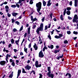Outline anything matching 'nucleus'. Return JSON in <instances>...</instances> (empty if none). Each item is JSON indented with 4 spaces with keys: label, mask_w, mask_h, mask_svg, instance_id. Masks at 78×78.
Listing matches in <instances>:
<instances>
[{
    "label": "nucleus",
    "mask_w": 78,
    "mask_h": 78,
    "mask_svg": "<svg viewBox=\"0 0 78 78\" xmlns=\"http://www.w3.org/2000/svg\"><path fill=\"white\" fill-rule=\"evenodd\" d=\"M51 67L50 66H49L48 67V71H49L48 72H50V73H51Z\"/></svg>",
    "instance_id": "6ab92c4d"
},
{
    "label": "nucleus",
    "mask_w": 78,
    "mask_h": 78,
    "mask_svg": "<svg viewBox=\"0 0 78 78\" xmlns=\"http://www.w3.org/2000/svg\"><path fill=\"white\" fill-rule=\"evenodd\" d=\"M36 27V25H34L33 27L32 28H33V29H34V28H35Z\"/></svg>",
    "instance_id": "09e8293b"
},
{
    "label": "nucleus",
    "mask_w": 78,
    "mask_h": 78,
    "mask_svg": "<svg viewBox=\"0 0 78 78\" xmlns=\"http://www.w3.org/2000/svg\"><path fill=\"white\" fill-rule=\"evenodd\" d=\"M64 44H68V41L67 40L64 41Z\"/></svg>",
    "instance_id": "c85d7f7f"
},
{
    "label": "nucleus",
    "mask_w": 78,
    "mask_h": 78,
    "mask_svg": "<svg viewBox=\"0 0 78 78\" xmlns=\"http://www.w3.org/2000/svg\"><path fill=\"white\" fill-rule=\"evenodd\" d=\"M7 16L9 17H11V14H10L9 13L7 14Z\"/></svg>",
    "instance_id": "864d4df0"
},
{
    "label": "nucleus",
    "mask_w": 78,
    "mask_h": 78,
    "mask_svg": "<svg viewBox=\"0 0 78 78\" xmlns=\"http://www.w3.org/2000/svg\"><path fill=\"white\" fill-rule=\"evenodd\" d=\"M20 73H21V70L19 69L18 72L17 76V78H18V77L19 76Z\"/></svg>",
    "instance_id": "9b49d317"
},
{
    "label": "nucleus",
    "mask_w": 78,
    "mask_h": 78,
    "mask_svg": "<svg viewBox=\"0 0 78 78\" xmlns=\"http://www.w3.org/2000/svg\"><path fill=\"white\" fill-rule=\"evenodd\" d=\"M31 72L32 73H33L34 74V75L35 74V72H34V70H32V71H31Z\"/></svg>",
    "instance_id": "0e129e2a"
},
{
    "label": "nucleus",
    "mask_w": 78,
    "mask_h": 78,
    "mask_svg": "<svg viewBox=\"0 0 78 78\" xmlns=\"http://www.w3.org/2000/svg\"><path fill=\"white\" fill-rule=\"evenodd\" d=\"M6 64V62L5 61H1L0 62L1 65L2 66H4Z\"/></svg>",
    "instance_id": "1a4fd4ad"
},
{
    "label": "nucleus",
    "mask_w": 78,
    "mask_h": 78,
    "mask_svg": "<svg viewBox=\"0 0 78 78\" xmlns=\"http://www.w3.org/2000/svg\"><path fill=\"white\" fill-rule=\"evenodd\" d=\"M48 47L49 48H51V49H53V48L54 46L53 45H51L50 46H48Z\"/></svg>",
    "instance_id": "dca6fc26"
},
{
    "label": "nucleus",
    "mask_w": 78,
    "mask_h": 78,
    "mask_svg": "<svg viewBox=\"0 0 78 78\" xmlns=\"http://www.w3.org/2000/svg\"><path fill=\"white\" fill-rule=\"evenodd\" d=\"M73 33L74 34H78V32H75V31H74L73 32Z\"/></svg>",
    "instance_id": "72a5a7b5"
},
{
    "label": "nucleus",
    "mask_w": 78,
    "mask_h": 78,
    "mask_svg": "<svg viewBox=\"0 0 78 78\" xmlns=\"http://www.w3.org/2000/svg\"><path fill=\"white\" fill-rule=\"evenodd\" d=\"M66 14L67 15H70V12L69 11H67Z\"/></svg>",
    "instance_id": "b1692460"
},
{
    "label": "nucleus",
    "mask_w": 78,
    "mask_h": 78,
    "mask_svg": "<svg viewBox=\"0 0 78 78\" xmlns=\"http://www.w3.org/2000/svg\"><path fill=\"white\" fill-rule=\"evenodd\" d=\"M17 14H18V13H12L13 16H14V17H16V16Z\"/></svg>",
    "instance_id": "a211bd4d"
},
{
    "label": "nucleus",
    "mask_w": 78,
    "mask_h": 78,
    "mask_svg": "<svg viewBox=\"0 0 78 78\" xmlns=\"http://www.w3.org/2000/svg\"><path fill=\"white\" fill-rule=\"evenodd\" d=\"M51 73L48 72L47 73V75L48 76V77H50L51 78H53L54 77V75L53 74H51Z\"/></svg>",
    "instance_id": "20e7f679"
},
{
    "label": "nucleus",
    "mask_w": 78,
    "mask_h": 78,
    "mask_svg": "<svg viewBox=\"0 0 78 78\" xmlns=\"http://www.w3.org/2000/svg\"><path fill=\"white\" fill-rule=\"evenodd\" d=\"M27 33H25L24 34V37H27Z\"/></svg>",
    "instance_id": "3c124183"
},
{
    "label": "nucleus",
    "mask_w": 78,
    "mask_h": 78,
    "mask_svg": "<svg viewBox=\"0 0 78 78\" xmlns=\"http://www.w3.org/2000/svg\"><path fill=\"white\" fill-rule=\"evenodd\" d=\"M27 48H26L25 47V48H24V51H25V52L26 53H27Z\"/></svg>",
    "instance_id": "5701e85b"
},
{
    "label": "nucleus",
    "mask_w": 78,
    "mask_h": 78,
    "mask_svg": "<svg viewBox=\"0 0 78 78\" xmlns=\"http://www.w3.org/2000/svg\"><path fill=\"white\" fill-rule=\"evenodd\" d=\"M13 51H14V52H15V53H17V51H18V50H17L16 49H14Z\"/></svg>",
    "instance_id": "c03bdc74"
},
{
    "label": "nucleus",
    "mask_w": 78,
    "mask_h": 78,
    "mask_svg": "<svg viewBox=\"0 0 78 78\" xmlns=\"http://www.w3.org/2000/svg\"><path fill=\"white\" fill-rule=\"evenodd\" d=\"M77 3L78 0H74V6L75 7H77V6H78Z\"/></svg>",
    "instance_id": "9d476101"
},
{
    "label": "nucleus",
    "mask_w": 78,
    "mask_h": 78,
    "mask_svg": "<svg viewBox=\"0 0 78 78\" xmlns=\"http://www.w3.org/2000/svg\"><path fill=\"white\" fill-rule=\"evenodd\" d=\"M50 19H52V13H51L50 15Z\"/></svg>",
    "instance_id": "4d7b16f0"
},
{
    "label": "nucleus",
    "mask_w": 78,
    "mask_h": 78,
    "mask_svg": "<svg viewBox=\"0 0 78 78\" xmlns=\"http://www.w3.org/2000/svg\"><path fill=\"white\" fill-rule=\"evenodd\" d=\"M40 75V77H39V78H42V74H39Z\"/></svg>",
    "instance_id": "a18cd8bd"
},
{
    "label": "nucleus",
    "mask_w": 78,
    "mask_h": 78,
    "mask_svg": "<svg viewBox=\"0 0 78 78\" xmlns=\"http://www.w3.org/2000/svg\"><path fill=\"white\" fill-rule=\"evenodd\" d=\"M78 18V16L76 14L74 16V17L73 18V22L74 23V22H76L77 23L78 22V20H77V18Z\"/></svg>",
    "instance_id": "7ed1b4c3"
},
{
    "label": "nucleus",
    "mask_w": 78,
    "mask_h": 78,
    "mask_svg": "<svg viewBox=\"0 0 78 78\" xmlns=\"http://www.w3.org/2000/svg\"><path fill=\"white\" fill-rule=\"evenodd\" d=\"M31 68V67L28 65H27L26 66H25V69H27V70H29Z\"/></svg>",
    "instance_id": "0eeeda50"
},
{
    "label": "nucleus",
    "mask_w": 78,
    "mask_h": 78,
    "mask_svg": "<svg viewBox=\"0 0 78 78\" xmlns=\"http://www.w3.org/2000/svg\"><path fill=\"white\" fill-rule=\"evenodd\" d=\"M48 37L50 39V40H51V36H50V35H48Z\"/></svg>",
    "instance_id": "6e6d98bb"
},
{
    "label": "nucleus",
    "mask_w": 78,
    "mask_h": 78,
    "mask_svg": "<svg viewBox=\"0 0 78 78\" xmlns=\"http://www.w3.org/2000/svg\"><path fill=\"white\" fill-rule=\"evenodd\" d=\"M50 26H51V24H49L48 26V28H50Z\"/></svg>",
    "instance_id": "680f3d73"
},
{
    "label": "nucleus",
    "mask_w": 78,
    "mask_h": 78,
    "mask_svg": "<svg viewBox=\"0 0 78 78\" xmlns=\"http://www.w3.org/2000/svg\"><path fill=\"white\" fill-rule=\"evenodd\" d=\"M23 30V26H22V27H21L20 30L19 31L20 32L21 31H22Z\"/></svg>",
    "instance_id": "c756f323"
},
{
    "label": "nucleus",
    "mask_w": 78,
    "mask_h": 78,
    "mask_svg": "<svg viewBox=\"0 0 78 78\" xmlns=\"http://www.w3.org/2000/svg\"><path fill=\"white\" fill-rule=\"evenodd\" d=\"M11 42L12 44H14V39H13V38H12L11 39Z\"/></svg>",
    "instance_id": "412c9836"
},
{
    "label": "nucleus",
    "mask_w": 78,
    "mask_h": 78,
    "mask_svg": "<svg viewBox=\"0 0 78 78\" xmlns=\"http://www.w3.org/2000/svg\"><path fill=\"white\" fill-rule=\"evenodd\" d=\"M34 48L35 50H37V46L36 45V43L34 44Z\"/></svg>",
    "instance_id": "f8f14e48"
},
{
    "label": "nucleus",
    "mask_w": 78,
    "mask_h": 78,
    "mask_svg": "<svg viewBox=\"0 0 78 78\" xmlns=\"http://www.w3.org/2000/svg\"><path fill=\"white\" fill-rule=\"evenodd\" d=\"M15 42L16 45H19V39L18 41H16Z\"/></svg>",
    "instance_id": "4be33fe9"
},
{
    "label": "nucleus",
    "mask_w": 78,
    "mask_h": 78,
    "mask_svg": "<svg viewBox=\"0 0 78 78\" xmlns=\"http://www.w3.org/2000/svg\"><path fill=\"white\" fill-rule=\"evenodd\" d=\"M45 20V17H44L42 18V19H41V20L42 22H44V20Z\"/></svg>",
    "instance_id": "8fccbe9b"
},
{
    "label": "nucleus",
    "mask_w": 78,
    "mask_h": 78,
    "mask_svg": "<svg viewBox=\"0 0 78 78\" xmlns=\"http://www.w3.org/2000/svg\"><path fill=\"white\" fill-rule=\"evenodd\" d=\"M22 70H23V71H22L23 73H27V72L25 71V69H24L23 68Z\"/></svg>",
    "instance_id": "a878e982"
},
{
    "label": "nucleus",
    "mask_w": 78,
    "mask_h": 78,
    "mask_svg": "<svg viewBox=\"0 0 78 78\" xmlns=\"http://www.w3.org/2000/svg\"><path fill=\"white\" fill-rule=\"evenodd\" d=\"M71 9V8L70 7H68L67 8V10L69 11V10H70Z\"/></svg>",
    "instance_id": "49530a36"
},
{
    "label": "nucleus",
    "mask_w": 78,
    "mask_h": 78,
    "mask_svg": "<svg viewBox=\"0 0 78 78\" xmlns=\"http://www.w3.org/2000/svg\"><path fill=\"white\" fill-rule=\"evenodd\" d=\"M30 4H32L33 3V0H31L30 1Z\"/></svg>",
    "instance_id": "e433bc0d"
},
{
    "label": "nucleus",
    "mask_w": 78,
    "mask_h": 78,
    "mask_svg": "<svg viewBox=\"0 0 78 78\" xmlns=\"http://www.w3.org/2000/svg\"><path fill=\"white\" fill-rule=\"evenodd\" d=\"M8 57L10 58L11 57V55H9V54H7L6 56L5 59L7 62H8Z\"/></svg>",
    "instance_id": "6e6552de"
},
{
    "label": "nucleus",
    "mask_w": 78,
    "mask_h": 78,
    "mask_svg": "<svg viewBox=\"0 0 78 78\" xmlns=\"http://www.w3.org/2000/svg\"><path fill=\"white\" fill-rule=\"evenodd\" d=\"M69 4L70 5V6H72V1H71L69 2Z\"/></svg>",
    "instance_id": "79ce46f5"
},
{
    "label": "nucleus",
    "mask_w": 78,
    "mask_h": 78,
    "mask_svg": "<svg viewBox=\"0 0 78 78\" xmlns=\"http://www.w3.org/2000/svg\"><path fill=\"white\" fill-rule=\"evenodd\" d=\"M22 0H19V4L21 3H22Z\"/></svg>",
    "instance_id": "69168bd1"
},
{
    "label": "nucleus",
    "mask_w": 78,
    "mask_h": 78,
    "mask_svg": "<svg viewBox=\"0 0 78 78\" xmlns=\"http://www.w3.org/2000/svg\"><path fill=\"white\" fill-rule=\"evenodd\" d=\"M44 24L41 23L40 25V27L38 28L36 30V32L38 34H39V31H42L43 30V27H44Z\"/></svg>",
    "instance_id": "f03ea898"
},
{
    "label": "nucleus",
    "mask_w": 78,
    "mask_h": 78,
    "mask_svg": "<svg viewBox=\"0 0 78 78\" xmlns=\"http://www.w3.org/2000/svg\"><path fill=\"white\" fill-rule=\"evenodd\" d=\"M31 44L30 43L29 45V48H31Z\"/></svg>",
    "instance_id": "5fc2aeb1"
},
{
    "label": "nucleus",
    "mask_w": 78,
    "mask_h": 78,
    "mask_svg": "<svg viewBox=\"0 0 78 78\" xmlns=\"http://www.w3.org/2000/svg\"><path fill=\"white\" fill-rule=\"evenodd\" d=\"M37 20V19H36V18H35L33 19V22H34V21H36Z\"/></svg>",
    "instance_id": "4c0bfd02"
},
{
    "label": "nucleus",
    "mask_w": 78,
    "mask_h": 78,
    "mask_svg": "<svg viewBox=\"0 0 78 78\" xmlns=\"http://www.w3.org/2000/svg\"><path fill=\"white\" fill-rule=\"evenodd\" d=\"M16 6H17L18 7V8H19V7L20 6L18 4H16Z\"/></svg>",
    "instance_id": "e2e57ef3"
},
{
    "label": "nucleus",
    "mask_w": 78,
    "mask_h": 78,
    "mask_svg": "<svg viewBox=\"0 0 78 78\" xmlns=\"http://www.w3.org/2000/svg\"><path fill=\"white\" fill-rule=\"evenodd\" d=\"M59 35L60 37H62L63 35L62 34H59Z\"/></svg>",
    "instance_id": "de8ad7c7"
},
{
    "label": "nucleus",
    "mask_w": 78,
    "mask_h": 78,
    "mask_svg": "<svg viewBox=\"0 0 78 78\" xmlns=\"http://www.w3.org/2000/svg\"><path fill=\"white\" fill-rule=\"evenodd\" d=\"M28 40L29 41V42H31H31H33V40H32V38L31 37H29L28 38Z\"/></svg>",
    "instance_id": "2eb2a0df"
},
{
    "label": "nucleus",
    "mask_w": 78,
    "mask_h": 78,
    "mask_svg": "<svg viewBox=\"0 0 78 78\" xmlns=\"http://www.w3.org/2000/svg\"><path fill=\"white\" fill-rule=\"evenodd\" d=\"M6 48H4L3 50V51H4L5 52V51H6Z\"/></svg>",
    "instance_id": "774afa93"
},
{
    "label": "nucleus",
    "mask_w": 78,
    "mask_h": 78,
    "mask_svg": "<svg viewBox=\"0 0 78 78\" xmlns=\"http://www.w3.org/2000/svg\"><path fill=\"white\" fill-rule=\"evenodd\" d=\"M11 7H12V8H16V5H12L11 6Z\"/></svg>",
    "instance_id": "7c9ffc66"
},
{
    "label": "nucleus",
    "mask_w": 78,
    "mask_h": 78,
    "mask_svg": "<svg viewBox=\"0 0 78 78\" xmlns=\"http://www.w3.org/2000/svg\"><path fill=\"white\" fill-rule=\"evenodd\" d=\"M68 19L69 20H71L72 18H71V17H70V16H69L68 17Z\"/></svg>",
    "instance_id": "052dcab7"
},
{
    "label": "nucleus",
    "mask_w": 78,
    "mask_h": 78,
    "mask_svg": "<svg viewBox=\"0 0 78 78\" xmlns=\"http://www.w3.org/2000/svg\"><path fill=\"white\" fill-rule=\"evenodd\" d=\"M17 29H16L14 28L13 29V31L14 32H16L17 31Z\"/></svg>",
    "instance_id": "ea45409f"
},
{
    "label": "nucleus",
    "mask_w": 78,
    "mask_h": 78,
    "mask_svg": "<svg viewBox=\"0 0 78 78\" xmlns=\"http://www.w3.org/2000/svg\"><path fill=\"white\" fill-rule=\"evenodd\" d=\"M55 38H56V39H59L60 38V37L59 36H57V35H56L55 37Z\"/></svg>",
    "instance_id": "bb28decb"
},
{
    "label": "nucleus",
    "mask_w": 78,
    "mask_h": 78,
    "mask_svg": "<svg viewBox=\"0 0 78 78\" xmlns=\"http://www.w3.org/2000/svg\"><path fill=\"white\" fill-rule=\"evenodd\" d=\"M69 77L71 78V74L69 73H68Z\"/></svg>",
    "instance_id": "603ef678"
},
{
    "label": "nucleus",
    "mask_w": 78,
    "mask_h": 78,
    "mask_svg": "<svg viewBox=\"0 0 78 78\" xmlns=\"http://www.w3.org/2000/svg\"><path fill=\"white\" fill-rule=\"evenodd\" d=\"M5 8L6 9V12H8L9 10V7H8V5H6L5 6Z\"/></svg>",
    "instance_id": "4468645a"
},
{
    "label": "nucleus",
    "mask_w": 78,
    "mask_h": 78,
    "mask_svg": "<svg viewBox=\"0 0 78 78\" xmlns=\"http://www.w3.org/2000/svg\"><path fill=\"white\" fill-rule=\"evenodd\" d=\"M51 1H48V4H47V6H51Z\"/></svg>",
    "instance_id": "ddd939ff"
},
{
    "label": "nucleus",
    "mask_w": 78,
    "mask_h": 78,
    "mask_svg": "<svg viewBox=\"0 0 78 78\" xmlns=\"http://www.w3.org/2000/svg\"><path fill=\"white\" fill-rule=\"evenodd\" d=\"M43 6H45V5H46V2L44 1H43Z\"/></svg>",
    "instance_id": "aec40b11"
},
{
    "label": "nucleus",
    "mask_w": 78,
    "mask_h": 78,
    "mask_svg": "<svg viewBox=\"0 0 78 78\" xmlns=\"http://www.w3.org/2000/svg\"><path fill=\"white\" fill-rule=\"evenodd\" d=\"M12 20V23H14L15 22V20L14 19H11Z\"/></svg>",
    "instance_id": "473e14b6"
},
{
    "label": "nucleus",
    "mask_w": 78,
    "mask_h": 78,
    "mask_svg": "<svg viewBox=\"0 0 78 78\" xmlns=\"http://www.w3.org/2000/svg\"><path fill=\"white\" fill-rule=\"evenodd\" d=\"M48 29V26H46L45 27V30H47Z\"/></svg>",
    "instance_id": "a19ab883"
},
{
    "label": "nucleus",
    "mask_w": 78,
    "mask_h": 78,
    "mask_svg": "<svg viewBox=\"0 0 78 78\" xmlns=\"http://www.w3.org/2000/svg\"><path fill=\"white\" fill-rule=\"evenodd\" d=\"M36 6L37 7V12H39L40 15H41L42 13L39 12L41 9V7H42V3L41 2H39L38 3H37L36 4Z\"/></svg>",
    "instance_id": "f257e3e1"
},
{
    "label": "nucleus",
    "mask_w": 78,
    "mask_h": 78,
    "mask_svg": "<svg viewBox=\"0 0 78 78\" xmlns=\"http://www.w3.org/2000/svg\"><path fill=\"white\" fill-rule=\"evenodd\" d=\"M67 33L68 34H70V33H71V32H70V31H67Z\"/></svg>",
    "instance_id": "37998d69"
},
{
    "label": "nucleus",
    "mask_w": 78,
    "mask_h": 78,
    "mask_svg": "<svg viewBox=\"0 0 78 78\" xmlns=\"http://www.w3.org/2000/svg\"><path fill=\"white\" fill-rule=\"evenodd\" d=\"M59 50H55L54 52L55 54H56L57 53H58V52H59Z\"/></svg>",
    "instance_id": "393cba45"
},
{
    "label": "nucleus",
    "mask_w": 78,
    "mask_h": 78,
    "mask_svg": "<svg viewBox=\"0 0 78 78\" xmlns=\"http://www.w3.org/2000/svg\"><path fill=\"white\" fill-rule=\"evenodd\" d=\"M31 20L33 21V16H31Z\"/></svg>",
    "instance_id": "bf43d9fd"
},
{
    "label": "nucleus",
    "mask_w": 78,
    "mask_h": 78,
    "mask_svg": "<svg viewBox=\"0 0 78 78\" xmlns=\"http://www.w3.org/2000/svg\"><path fill=\"white\" fill-rule=\"evenodd\" d=\"M15 23H16V24H17V25H19V24H20V23H19V22L16 21L15 22Z\"/></svg>",
    "instance_id": "f704fd0d"
},
{
    "label": "nucleus",
    "mask_w": 78,
    "mask_h": 78,
    "mask_svg": "<svg viewBox=\"0 0 78 78\" xmlns=\"http://www.w3.org/2000/svg\"><path fill=\"white\" fill-rule=\"evenodd\" d=\"M12 66H13V67L15 66V63H14V62H12Z\"/></svg>",
    "instance_id": "2f4dec72"
},
{
    "label": "nucleus",
    "mask_w": 78,
    "mask_h": 78,
    "mask_svg": "<svg viewBox=\"0 0 78 78\" xmlns=\"http://www.w3.org/2000/svg\"><path fill=\"white\" fill-rule=\"evenodd\" d=\"M13 76V75H12V74H11L9 76V78H12Z\"/></svg>",
    "instance_id": "58836bf2"
},
{
    "label": "nucleus",
    "mask_w": 78,
    "mask_h": 78,
    "mask_svg": "<svg viewBox=\"0 0 78 78\" xmlns=\"http://www.w3.org/2000/svg\"><path fill=\"white\" fill-rule=\"evenodd\" d=\"M60 18L62 20H63V18H62V15H61L60 16Z\"/></svg>",
    "instance_id": "c9c22d12"
},
{
    "label": "nucleus",
    "mask_w": 78,
    "mask_h": 78,
    "mask_svg": "<svg viewBox=\"0 0 78 78\" xmlns=\"http://www.w3.org/2000/svg\"><path fill=\"white\" fill-rule=\"evenodd\" d=\"M59 57H60V58H63V54H62V55L59 56Z\"/></svg>",
    "instance_id": "338daca9"
},
{
    "label": "nucleus",
    "mask_w": 78,
    "mask_h": 78,
    "mask_svg": "<svg viewBox=\"0 0 78 78\" xmlns=\"http://www.w3.org/2000/svg\"><path fill=\"white\" fill-rule=\"evenodd\" d=\"M66 9L65 8L64 9V16H65V14H66Z\"/></svg>",
    "instance_id": "cd10ccee"
},
{
    "label": "nucleus",
    "mask_w": 78,
    "mask_h": 78,
    "mask_svg": "<svg viewBox=\"0 0 78 78\" xmlns=\"http://www.w3.org/2000/svg\"><path fill=\"white\" fill-rule=\"evenodd\" d=\"M44 55H43V53L42 51H41L39 53V57H41V58H43L44 57Z\"/></svg>",
    "instance_id": "423d86ee"
},
{
    "label": "nucleus",
    "mask_w": 78,
    "mask_h": 78,
    "mask_svg": "<svg viewBox=\"0 0 78 78\" xmlns=\"http://www.w3.org/2000/svg\"><path fill=\"white\" fill-rule=\"evenodd\" d=\"M27 33L29 34H30V27H29L27 29Z\"/></svg>",
    "instance_id": "f3484780"
},
{
    "label": "nucleus",
    "mask_w": 78,
    "mask_h": 78,
    "mask_svg": "<svg viewBox=\"0 0 78 78\" xmlns=\"http://www.w3.org/2000/svg\"><path fill=\"white\" fill-rule=\"evenodd\" d=\"M10 62H14V61L13 60H12V59H10Z\"/></svg>",
    "instance_id": "13d9d810"
},
{
    "label": "nucleus",
    "mask_w": 78,
    "mask_h": 78,
    "mask_svg": "<svg viewBox=\"0 0 78 78\" xmlns=\"http://www.w3.org/2000/svg\"><path fill=\"white\" fill-rule=\"evenodd\" d=\"M35 66L36 67H41V64H40L39 65H38V61H36L35 62Z\"/></svg>",
    "instance_id": "39448f33"
}]
</instances>
